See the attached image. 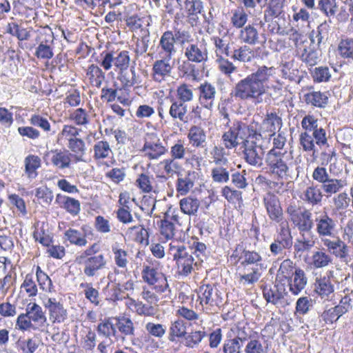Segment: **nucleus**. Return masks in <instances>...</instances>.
Segmentation results:
<instances>
[{"instance_id": "nucleus-1", "label": "nucleus", "mask_w": 353, "mask_h": 353, "mask_svg": "<svg viewBox=\"0 0 353 353\" xmlns=\"http://www.w3.org/2000/svg\"><path fill=\"white\" fill-rule=\"evenodd\" d=\"M274 67L259 66L257 70L239 81L231 90L230 95L236 99L252 101L254 104L263 102L267 92L266 83L274 74Z\"/></svg>"}, {"instance_id": "nucleus-2", "label": "nucleus", "mask_w": 353, "mask_h": 353, "mask_svg": "<svg viewBox=\"0 0 353 353\" xmlns=\"http://www.w3.org/2000/svg\"><path fill=\"white\" fill-rule=\"evenodd\" d=\"M261 134L257 132L252 125H248L241 121H235L229 130L222 136L223 143L228 149L236 148L238 145H245L247 141L259 140Z\"/></svg>"}, {"instance_id": "nucleus-3", "label": "nucleus", "mask_w": 353, "mask_h": 353, "mask_svg": "<svg viewBox=\"0 0 353 353\" xmlns=\"http://www.w3.org/2000/svg\"><path fill=\"white\" fill-rule=\"evenodd\" d=\"M268 172L278 180L288 181L291 179V169L283 153L270 150L265 159Z\"/></svg>"}, {"instance_id": "nucleus-4", "label": "nucleus", "mask_w": 353, "mask_h": 353, "mask_svg": "<svg viewBox=\"0 0 353 353\" xmlns=\"http://www.w3.org/2000/svg\"><path fill=\"white\" fill-rule=\"evenodd\" d=\"M301 126L306 131L301 132L299 135V143L303 150L305 152H312V156L316 157V150L314 145L316 141V133L321 130L324 134H327L325 130L323 128H318V121L312 115H306L301 121Z\"/></svg>"}, {"instance_id": "nucleus-5", "label": "nucleus", "mask_w": 353, "mask_h": 353, "mask_svg": "<svg viewBox=\"0 0 353 353\" xmlns=\"http://www.w3.org/2000/svg\"><path fill=\"white\" fill-rule=\"evenodd\" d=\"M315 137L314 145H316L320 149L319 158L321 165L326 166L329 163H334L337 160L336 149L329 142L327 134L320 130L316 133Z\"/></svg>"}, {"instance_id": "nucleus-6", "label": "nucleus", "mask_w": 353, "mask_h": 353, "mask_svg": "<svg viewBox=\"0 0 353 353\" xmlns=\"http://www.w3.org/2000/svg\"><path fill=\"white\" fill-rule=\"evenodd\" d=\"M263 136L259 140L247 141L243 145L244 159L251 165L261 167L263 164L264 148L262 146Z\"/></svg>"}, {"instance_id": "nucleus-7", "label": "nucleus", "mask_w": 353, "mask_h": 353, "mask_svg": "<svg viewBox=\"0 0 353 353\" xmlns=\"http://www.w3.org/2000/svg\"><path fill=\"white\" fill-rule=\"evenodd\" d=\"M75 263L83 265V273L88 277H93L98 274V272L106 265V260L103 254H100L93 256H76Z\"/></svg>"}, {"instance_id": "nucleus-8", "label": "nucleus", "mask_w": 353, "mask_h": 353, "mask_svg": "<svg viewBox=\"0 0 353 353\" xmlns=\"http://www.w3.org/2000/svg\"><path fill=\"white\" fill-rule=\"evenodd\" d=\"M321 242L329 253L342 261H347L350 248L339 236L333 235L327 239H322Z\"/></svg>"}, {"instance_id": "nucleus-9", "label": "nucleus", "mask_w": 353, "mask_h": 353, "mask_svg": "<svg viewBox=\"0 0 353 353\" xmlns=\"http://www.w3.org/2000/svg\"><path fill=\"white\" fill-rule=\"evenodd\" d=\"M314 221L316 232L321 240L332 236L336 233L337 221L330 217L326 212L316 216Z\"/></svg>"}, {"instance_id": "nucleus-10", "label": "nucleus", "mask_w": 353, "mask_h": 353, "mask_svg": "<svg viewBox=\"0 0 353 353\" xmlns=\"http://www.w3.org/2000/svg\"><path fill=\"white\" fill-rule=\"evenodd\" d=\"M148 137V139L145 140L141 152L150 160L158 159L166 153L167 149L157 135L150 134Z\"/></svg>"}, {"instance_id": "nucleus-11", "label": "nucleus", "mask_w": 353, "mask_h": 353, "mask_svg": "<svg viewBox=\"0 0 353 353\" xmlns=\"http://www.w3.org/2000/svg\"><path fill=\"white\" fill-rule=\"evenodd\" d=\"M54 45V36L53 32L49 29L41 34L39 43L36 48L34 55L40 59L49 60L54 56L53 48Z\"/></svg>"}, {"instance_id": "nucleus-12", "label": "nucleus", "mask_w": 353, "mask_h": 353, "mask_svg": "<svg viewBox=\"0 0 353 353\" xmlns=\"http://www.w3.org/2000/svg\"><path fill=\"white\" fill-rule=\"evenodd\" d=\"M263 294L265 299L268 303L281 306L289 304L285 299L288 292L283 283H277L273 288L265 286L263 290Z\"/></svg>"}, {"instance_id": "nucleus-13", "label": "nucleus", "mask_w": 353, "mask_h": 353, "mask_svg": "<svg viewBox=\"0 0 353 353\" xmlns=\"http://www.w3.org/2000/svg\"><path fill=\"white\" fill-rule=\"evenodd\" d=\"M263 204L270 220L276 223L283 221V213L277 196L268 193L264 196Z\"/></svg>"}, {"instance_id": "nucleus-14", "label": "nucleus", "mask_w": 353, "mask_h": 353, "mask_svg": "<svg viewBox=\"0 0 353 353\" xmlns=\"http://www.w3.org/2000/svg\"><path fill=\"white\" fill-rule=\"evenodd\" d=\"M184 57L194 63H204L208 59L207 48L198 43H191L183 47Z\"/></svg>"}, {"instance_id": "nucleus-15", "label": "nucleus", "mask_w": 353, "mask_h": 353, "mask_svg": "<svg viewBox=\"0 0 353 353\" xmlns=\"http://www.w3.org/2000/svg\"><path fill=\"white\" fill-rule=\"evenodd\" d=\"M199 299L200 303L203 306L208 305L210 306H219L222 303V298L219 291L216 288H214L210 285H202L199 288Z\"/></svg>"}, {"instance_id": "nucleus-16", "label": "nucleus", "mask_w": 353, "mask_h": 353, "mask_svg": "<svg viewBox=\"0 0 353 353\" xmlns=\"http://www.w3.org/2000/svg\"><path fill=\"white\" fill-rule=\"evenodd\" d=\"M43 305L48 310L50 319L53 323H61L67 317V311L63 304L55 298H48L43 301Z\"/></svg>"}, {"instance_id": "nucleus-17", "label": "nucleus", "mask_w": 353, "mask_h": 353, "mask_svg": "<svg viewBox=\"0 0 353 353\" xmlns=\"http://www.w3.org/2000/svg\"><path fill=\"white\" fill-rule=\"evenodd\" d=\"M159 58L152 65L153 79L157 82H161L166 77L170 76L172 70L170 64L172 58L165 56H159Z\"/></svg>"}, {"instance_id": "nucleus-18", "label": "nucleus", "mask_w": 353, "mask_h": 353, "mask_svg": "<svg viewBox=\"0 0 353 353\" xmlns=\"http://www.w3.org/2000/svg\"><path fill=\"white\" fill-rule=\"evenodd\" d=\"M332 272L330 271L324 276L316 277L314 283V291L321 299H328L334 293V286L331 281Z\"/></svg>"}, {"instance_id": "nucleus-19", "label": "nucleus", "mask_w": 353, "mask_h": 353, "mask_svg": "<svg viewBox=\"0 0 353 353\" xmlns=\"http://www.w3.org/2000/svg\"><path fill=\"white\" fill-rule=\"evenodd\" d=\"M199 101L201 105L205 108L212 109L214 106V101L216 90L214 85L208 82L201 83L199 88Z\"/></svg>"}, {"instance_id": "nucleus-20", "label": "nucleus", "mask_w": 353, "mask_h": 353, "mask_svg": "<svg viewBox=\"0 0 353 353\" xmlns=\"http://www.w3.org/2000/svg\"><path fill=\"white\" fill-rule=\"evenodd\" d=\"M281 118L276 112H267L260 126V132L268 133V136L275 135L282 127Z\"/></svg>"}, {"instance_id": "nucleus-21", "label": "nucleus", "mask_w": 353, "mask_h": 353, "mask_svg": "<svg viewBox=\"0 0 353 353\" xmlns=\"http://www.w3.org/2000/svg\"><path fill=\"white\" fill-rule=\"evenodd\" d=\"M90 228L87 225H83L81 230L69 228L64 233L65 239L68 241L70 244L79 247H85L88 241L86 236L91 233Z\"/></svg>"}, {"instance_id": "nucleus-22", "label": "nucleus", "mask_w": 353, "mask_h": 353, "mask_svg": "<svg viewBox=\"0 0 353 353\" xmlns=\"http://www.w3.org/2000/svg\"><path fill=\"white\" fill-rule=\"evenodd\" d=\"M175 42V37L172 32H165L159 41V48L160 50L159 52V56H165L168 58H172L176 52Z\"/></svg>"}, {"instance_id": "nucleus-23", "label": "nucleus", "mask_w": 353, "mask_h": 353, "mask_svg": "<svg viewBox=\"0 0 353 353\" xmlns=\"http://www.w3.org/2000/svg\"><path fill=\"white\" fill-rule=\"evenodd\" d=\"M196 176L197 173L194 171L179 174L176 183L177 192L181 195L187 194L193 188Z\"/></svg>"}, {"instance_id": "nucleus-24", "label": "nucleus", "mask_w": 353, "mask_h": 353, "mask_svg": "<svg viewBox=\"0 0 353 353\" xmlns=\"http://www.w3.org/2000/svg\"><path fill=\"white\" fill-rule=\"evenodd\" d=\"M115 321L116 330L120 333L118 334L119 339L122 341L125 340L126 336L134 335L135 327L133 321L128 317L124 316H116Z\"/></svg>"}, {"instance_id": "nucleus-25", "label": "nucleus", "mask_w": 353, "mask_h": 353, "mask_svg": "<svg viewBox=\"0 0 353 353\" xmlns=\"http://www.w3.org/2000/svg\"><path fill=\"white\" fill-rule=\"evenodd\" d=\"M289 290L294 295H298L305 288L307 284V278L303 270L298 268L294 274L287 279Z\"/></svg>"}, {"instance_id": "nucleus-26", "label": "nucleus", "mask_w": 353, "mask_h": 353, "mask_svg": "<svg viewBox=\"0 0 353 353\" xmlns=\"http://www.w3.org/2000/svg\"><path fill=\"white\" fill-rule=\"evenodd\" d=\"M51 162L54 166L59 170L69 168L71 165L73 154L67 150H54L50 152Z\"/></svg>"}, {"instance_id": "nucleus-27", "label": "nucleus", "mask_w": 353, "mask_h": 353, "mask_svg": "<svg viewBox=\"0 0 353 353\" xmlns=\"http://www.w3.org/2000/svg\"><path fill=\"white\" fill-rule=\"evenodd\" d=\"M316 243L314 232H299L294 245V251L298 254L310 251Z\"/></svg>"}, {"instance_id": "nucleus-28", "label": "nucleus", "mask_w": 353, "mask_h": 353, "mask_svg": "<svg viewBox=\"0 0 353 353\" xmlns=\"http://www.w3.org/2000/svg\"><path fill=\"white\" fill-rule=\"evenodd\" d=\"M232 171H234V166L232 163L214 165L211 169L212 179L216 183H226L229 181Z\"/></svg>"}, {"instance_id": "nucleus-29", "label": "nucleus", "mask_w": 353, "mask_h": 353, "mask_svg": "<svg viewBox=\"0 0 353 353\" xmlns=\"http://www.w3.org/2000/svg\"><path fill=\"white\" fill-rule=\"evenodd\" d=\"M323 192L317 185H312L307 187L301 193V199L306 203L312 206L319 205L323 199Z\"/></svg>"}, {"instance_id": "nucleus-30", "label": "nucleus", "mask_w": 353, "mask_h": 353, "mask_svg": "<svg viewBox=\"0 0 353 353\" xmlns=\"http://www.w3.org/2000/svg\"><path fill=\"white\" fill-rule=\"evenodd\" d=\"M312 216V214L309 210L303 208V212L292 223L299 232H313L314 221Z\"/></svg>"}, {"instance_id": "nucleus-31", "label": "nucleus", "mask_w": 353, "mask_h": 353, "mask_svg": "<svg viewBox=\"0 0 353 353\" xmlns=\"http://www.w3.org/2000/svg\"><path fill=\"white\" fill-rule=\"evenodd\" d=\"M188 138L190 143L194 148H204L205 145V132L202 128L198 125H193L190 128Z\"/></svg>"}, {"instance_id": "nucleus-32", "label": "nucleus", "mask_w": 353, "mask_h": 353, "mask_svg": "<svg viewBox=\"0 0 353 353\" xmlns=\"http://www.w3.org/2000/svg\"><path fill=\"white\" fill-rule=\"evenodd\" d=\"M168 253L176 261V263L192 256L188 248L177 241H173L170 243Z\"/></svg>"}, {"instance_id": "nucleus-33", "label": "nucleus", "mask_w": 353, "mask_h": 353, "mask_svg": "<svg viewBox=\"0 0 353 353\" xmlns=\"http://www.w3.org/2000/svg\"><path fill=\"white\" fill-rule=\"evenodd\" d=\"M240 259L242 260L241 264L243 266L245 270H250V265H251L253 267L257 265L258 268H263L261 264L262 257L255 251L244 250Z\"/></svg>"}, {"instance_id": "nucleus-34", "label": "nucleus", "mask_w": 353, "mask_h": 353, "mask_svg": "<svg viewBox=\"0 0 353 353\" xmlns=\"http://www.w3.org/2000/svg\"><path fill=\"white\" fill-rule=\"evenodd\" d=\"M26 312L32 322L39 325H43L46 316L41 307L36 303H30L26 309Z\"/></svg>"}, {"instance_id": "nucleus-35", "label": "nucleus", "mask_w": 353, "mask_h": 353, "mask_svg": "<svg viewBox=\"0 0 353 353\" xmlns=\"http://www.w3.org/2000/svg\"><path fill=\"white\" fill-rule=\"evenodd\" d=\"M119 79L124 89L141 83V79L139 75H137L134 67H132L129 71L125 70L121 71Z\"/></svg>"}, {"instance_id": "nucleus-36", "label": "nucleus", "mask_w": 353, "mask_h": 353, "mask_svg": "<svg viewBox=\"0 0 353 353\" xmlns=\"http://www.w3.org/2000/svg\"><path fill=\"white\" fill-rule=\"evenodd\" d=\"M332 256L323 250L313 252L310 265L315 268H323L332 263Z\"/></svg>"}, {"instance_id": "nucleus-37", "label": "nucleus", "mask_w": 353, "mask_h": 353, "mask_svg": "<svg viewBox=\"0 0 353 353\" xmlns=\"http://www.w3.org/2000/svg\"><path fill=\"white\" fill-rule=\"evenodd\" d=\"M181 212L188 215H196L200 206V201L196 198L187 196L180 200Z\"/></svg>"}, {"instance_id": "nucleus-38", "label": "nucleus", "mask_w": 353, "mask_h": 353, "mask_svg": "<svg viewBox=\"0 0 353 353\" xmlns=\"http://www.w3.org/2000/svg\"><path fill=\"white\" fill-rule=\"evenodd\" d=\"M187 112V104L176 100L172 103L169 110V114L172 119H178L183 123L188 121Z\"/></svg>"}, {"instance_id": "nucleus-39", "label": "nucleus", "mask_w": 353, "mask_h": 353, "mask_svg": "<svg viewBox=\"0 0 353 353\" xmlns=\"http://www.w3.org/2000/svg\"><path fill=\"white\" fill-rule=\"evenodd\" d=\"M307 104L318 108H325L328 103V97L325 93L319 91H312L304 95Z\"/></svg>"}, {"instance_id": "nucleus-40", "label": "nucleus", "mask_w": 353, "mask_h": 353, "mask_svg": "<svg viewBox=\"0 0 353 353\" xmlns=\"http://www.w3.org/2000/svg\"><path fill=\"white\" fill-rule=\"evenodd\" d=\"M285 0H270L266 10L264 12V19L265 21L270 20L269 18H276L279 17L283 12Z\"/></svg>"}, {"instance_id": "nucleus-41", "label": "nucleus", "mask_w": 353, "mask_h": 353, "mask_svg": "<svg viewBox=\"0 0 353 353\" xmlns=\"http://www.w3.org/2000/svg\"><path fill=\"white\" fill-rule=\"evenodd\" d=\"M346 181L343 179L331 178V176L321 185V190L327 195L339 192L345 185Z\"/></svg>"}, {"instance_id": "nucleus-42", "label": "nucleus", "mask_w": 353, "mask_h": 353, "mask_svg": "<svg viewBox=\"0 0 353 353\" xmlns=\"http://www.w3.org/2000/svg\"><path fill=\"white\" fill-rule=\"evenodd\" d=\"M239 37L242 41L249 45H255L259 43L258 30L251 25L241 29Z\"/></svg>"}, {"instance_id": "nucleus-43", "label": "nucleus", "mask_w": 353, "mask_h": 353, "mask_svg": "<svg viewBox=\"0 0 353 353\" xmlns=\"http://www.w3.org/2000/svg\"><path fill=\"white\" fill-rule=\"evenodd\" d=\"M97 332L100 335L106 338L110 339L111 336H114L119 340L115 323L112 322L110 319H104L99 323L97 325Z\"/></svg>"}, {"instance_id": "nucleus-44", "label": "nucleus", "mask_w": 353, "mask_h": 353, "mask_svg": "<svg viewBox=\"0 0 353 353\" xmlns=\"http://www.w3.org/2000/svg\"><path fill=\"white\" fill-rule=\"evenodd\" d=\"M231 58L241 62H250L254 57V52L248 46L244 45L234 50Z\"/></svg>"}, {"instance_id": "nucleus-45", "label": "nucleus", "mask_w": 353, "mask_h": 353, "mask_svg": "<svg viewBox=\"0 0 353 353\" xmlns=\"http://www.w3.org/2000/svg\"><path fill=\"white\" fill-rule=\"evenodd\" d=\"M87 76L90 83L97 88H100L103 81L105 79V73L98 65L94 64H92L88 67Z\"/></svg>"}, {"instance_id": "nucleus-46", "label": "nucleus", "mask_w": 353, "mask_h": 353, "mask_svg": "<svg viewBox=\"0 0 353 353\" xmlns=\"http://www.w3.org/2000/svg\"><path fill=\"white\" fill-rule=\"evenodd\" d=\"M25 172L28 176L34 179L37 176V170L41 167V159L36 155L30 154L25 158Z\"/></svg>"}, {"instance_id": "nucleus-47", "label": "nucleus", "mask_w": 353, "mask_h": 353, "mask_svg": "<svg viewBox=\"0 0 353 353\" xmlns=\"http://www.w3.org/2000/svg\"><path fill=\"white\" fill-rule=\"evenodd\" d=\"M61 207L72 215H77L80 211V203L78 200L69 196L57 195Z\"/></svg>"}, {"instance_id": "nucleus-48", "label": "nucleus", "mask_w": 353, "mask_h": 353, "mask_svg": "<svg viewBox=\"0 0 353 353\" xmlns=\"http://www.w3.org/2000/svg\"><path fill=\"white\" fill-rule=\"evenodd\" d=\"M269 351L267 341L262 342L259 339L249 340L244 348L245 353H267Z\"/></svg>"}, {"instance_id": "nucleus-49", "label": "nucleus", "mask_w": 353, "mask_h": 353, "mask_svg": "<svg viewBox=\"0 0 353 353\" xmlns=\"http://www.w3.org/2000/svg\"><path fill=\"white\" fill-rule=\"evenodd\" d=\"M336 0H319L316 9L321 12L325 17L330 19L334 17L338 12Z\"/></svg>"}, {"instance_id": "nucleus-50", "label": "nucleus", "mask_w": 353, "mask_h": 353, "mask_svg": "<svg viewBox=\"0 0 353 353\" xmlns=\"http://www.w3.org/2000/svg\"><path fill=\"white\" fill-rule=\"evenodd\" d=\"M279 227V232L275 240L290 248L292 245V236L288 221L281 222Z\"/></svg>"}, {"instance_id": "nucleus-51", "label": "nucleus", "mask_w": 353, "mask_h": 353, "mask_svg": "<svg viewBox=\"0 0 353 353\" xmlns=\"http://www.w3.org/2000/svg\"><path fill=\"white\" fill-rule=\"evenodd\" d=\"M178 268V273L179 275L186 276L191 274L194 270V267L200 265L199 261L194 259L193 256H190L185 259L181 260L180 262L176 263Z\"/></svg>"}, {"instance_id": "nucleus-52", "label": "nucleus", "mask_w": 353, "mask_h": 353, "mask_svg": "<svg viewBox=\"0 0 353 353\" xmlns=\"http://www.w3.org/2000/svg\"><path fill=\"white\" fill-rule=\"evenodd\" d=\"M188 216L176 210H171L170 209L165 214V218L170 219L174 224L185 228L188 227L190 222V219Z\"/></svg>"}, {"instance_id": "nucleus-53", "label": "nucleus", "mask_w": 353, "mask_h": 353, "mask_svg": "<svg viewBox=\"0 0 353 353\" xmlns=\"http://www.w3.org/2000/svg\"><path fill=\"white\" fill-rule=\"evenodd\" d=\"M16 346L21 353H34L39 347V341L35 338H19L16 342Z\"/></svg>"}, {"instance_id": "nucleus-54", "label": "nucleus", "mask_w": 353, "mask_h": 353, "mask_svg": "<svg viewBox=\"0 0 353 353\" xmlns=\"http://www.w3.org/2000/svg\"><path fill=\"white\" fill-rule=\"evenodd\" d=\"M339 55L348 61H353V39H342L337 48Z\"/></svg>"}, {"instance_id": "nucleus-55", "label": "nucleus", "mask_w": 353, "mask_h": 353, "mask_svg": "<svg viewBox=\"0 0 353 353\" xmlns=\"http://www.w3.org/2000/svg\"><path fill=\"white\" fill-rule=\"evenodd\" d=\"M261 270L262 268H258L257 265L250 267V270H245V273L240 275L239 281L243 285H252L256 283L261 276Z\"/></svg>"}, {"instance_id": "nucleus-56", "label": "nucleus", "mask_w": 353, "mask_h": 353, "mask_svg": "<svg viewBox=\"0 0 353 353\" xmlns=\"http://www.w3.org/2000/svg\"><path fill=\"white\" fill-rule=\"evenodd\" d=\"M194 61L188 59L178 61L177 70L181 77H194L196 75V66Z\"/></svg>"}, {"instance_id": "nucleus-57", "label": "nucleus", "mask_w": 353, "mask_h": 353, "mask_svg": "<svg viewBox=\"0 0 353 353\" xmlns=\"http://www.w3.org/2000/svg\"><path fill=\"white\" fill-rule=\"evenodd\" d=\"M212 41H213L215 46V53L216 58H218V57H223V55L226 57L230 56V43L225 38L213 37L212 38Z\"/></svg>"}, {"instance_id": "nucleus-58", "label": "nucleus", "mask_w": 353, "mask_h": 353, "mask_svg": "<svg viewBox=\"0 0 353 353\" xmlns=\"http://www.w3.org/2000/svg\"><path fill=\"white\" fill-rule=\"evenodd\" d=\"M112 251L114 256L115 264L121 268H125L128 263L127 252L120 248L119 243H114L112 245Z\"/></svg>"}, {"instance_id": "nucleus-59", "label": "nucleus", "mask_w": 353, "mask_h": 353, "mask_svg": "<svg viewBox=\"0 0 353 353\" xmlns=\"http://www.w3.org/2000/svg\"><path fill=\"white\" fill-rule=\"evenodd\" d=\"M301 59L306 64L313 66L318 62V52L311 46H305L301 52Z\"/></svg>"}, {"instance_id": "nucleus-60", "label": "nucleus", "mask_w": 353, "mask_h": 353, "mask_svg": "<svg viewBox=\"0 0 353 353\" xmlns=\"http://www.w3.org/2000/svg\"><path fill=\"white\" fill-rule=\"evenodd\" d=\"M67 146L71 152L75 154L77 161H81V159L78 156L81 157L85 154L86 150L85 142L77 137L72 141L70 140L67 144Z\"/></svg>"}, {"instance_id": "nucleus-61", "label": "nucleus", "mask_w": 353, "mask_h": 353, "mask_svg": "<svg viewBox=\"0 0 353 353\" xmlns=\"http://www.w3.org/2000/svg\"><path fill=\"white\" fill-rule=\"evenodd\" d=\"M94 157L96 159H103L107 158L112 152L108 142L100 141L94 145Z\"/></svg>"}, {"instance_id": "nucleus-62", "label": "nucleus", "mask_w": 353, "mask_h": 353, "mask_svg": "<svg viewBox=\"0 0 353 353\" xmlns=\"http://www.w3.org/2000/svg\"><path fill=\"white\" fill-rule=\"evenodd\" d=\"M216 62L217 63L218 69L219 71L226 76L229 77L233 72L237 71V68L227 58L223 57H218V58H216Z\"/></svg>"}, {"instance_id": "nucleus-63", "label": "nucleus", "mask_w": 353, "mask_h": 353, "mask_svg": "<svg viewBox=\"0 0 353 353\" xmlns=\"http://www.w3.org/2000/svg\"><path fill=\"white\" fill-rule=\"evenodd\" d=\"M212 163H214V165H219L225 164H230V161L225 157V149L222 147L214 146L210 152Z\"/></svg>"}, {"instance_id": "nucleus-64", "label": "nucleus", "mask_w": 353, "mask_h": 353, "mask_svg": "<svg viewBox=\"0 0 353 353\" xmlns=\"http://www.w3.org/2000/svg\"><path fill=\"white\" fill-rule=\"evenodd\" d=\"M243 344L239 343L236 339H228L223 344V353H241Z\"/></svg>"}]
</instances>
